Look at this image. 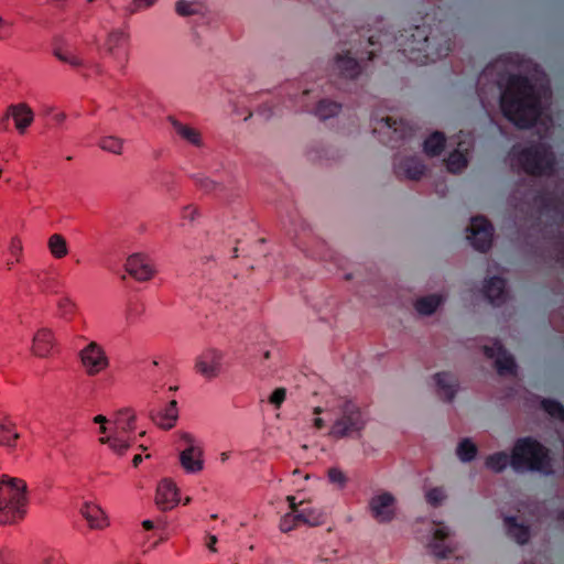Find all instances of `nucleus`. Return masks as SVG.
I'll list each match as a JSON object with an SVG mask.
<instances>
[{
    "label": "nucleus",
    "instance_id": "nucleus-1",
    "mask_svg": "<svg viewBox=\"0 0 564 564\" xmlns=\"http://www.w3.org/2000/svg\"><path fill=\"white\" fill-rule=\"evenodd\" d=\"M500 108L503 116L518 128L535 124L541 113V101L529 77L509 74L500 94Z\"/></svg>",
    "mask_w": 564,
    "mask_h": 564
},
{
    "label": "nucleus",
    "instance_id": "nucleus-2",
    "mask_svg": "<svg viewBox=\"0 0 564 564\" xmlns=\"http://www.w3.org/2000/svg\"><path fill=\"white\" fill-rule=\"evenodd\" d=\"M395 42L405 57L421 64L446 57L453 50L452 36L448 32L435 35L432 29L427 32L425 25L404 30V33L395 37Z\"/></svg>",
    "mask_w": 564,
    "mask_h": 564
},
{
    "label": "nucleus",
    "instance_id": "nucleus-3",
    "mask_svg": "<svg viewBox=\"0 0 564 564\" xmlns=\"http://www.w3.org/2000/svg\"><path fill=\"white\" fill-rule=\"evenodd\" d=\"M510 466L517 473L533 471L545 476L554 474L550 449L532 436L520 437L514 442Z\"/></svg>",
    "mask_w": 564,
    "mask_h": 564
},
{
    "label": "nucleus",
    "instance_id": "nucleus-4",
    "mask_svg": "<svg viewBox=\"0 0 564 564\" xmlns=\"http://www.w3.org/2000/svg\"><path fill=\"white\" fill-rule=\"evenodd\" d=\"M26 514V484L18 478L0 479V524H13Z\"/></svg>",
    "mask_w": 564,
    "mask_h": 564
},
{
    "label": "nucleus",
    "instance_id": "nucleus-5",
    "mask_svg": "<svg viewBox=\"0 0 564 564\" xmlns=\"http://www.w3.org/2000/svg\"><path fill=\"white\" fill-rule=\"evenodd\" d=\"M517 161L522 170L532 176L550 175L555 166V156L551 147L542 142L520 150Z\"/></svg>",
    "mask_w": 564,
    "mask_h": 564
},
{
    "label": "nucleus",
    "instance_id": "nucleus-6",
    "mask_svg": "<svg viewBox=\"0 0 564 564\" xmlns=\"http://www.w3.org/2000/svg\"><path fill=\"white\" fill-rule=\"evenodd\" d=\"M329 435L335 438H344L355 433H360L366 426V417L360 408L351 400L341 401L336 408Z\"/></svg>",
    "mask_w": 564,
    "mask_h": 564
},
{
    "label": "nucleus",
    "instance_id": "nucleus-7",
    "mask_svg": "<svg viewBox=\"0 0 564 564\" xmlns=\"http://www.w3.org/2000/svg\"><path fill=\"white\" fill-rule=\"evenodd\" d=\"M11 120L17 131L23 134L34 120L32 108L24 102L8 106L0 115V131H8Z\"/></svg>",
    "mask_w": 564,
    "mask_h": 564
},
{
    "label": "nucleus",
    "instance_id": "nucleus-8",
    "mask_svg": "<svg viewBox=\"0 0 564 564\" xmlns=\"http://www.w3.org/2000/svg\"><path fill=\"white\" fill-rule=\"evenodd\" d=\"M78 357L88 377H95L109 367V358L97 341L88 343L79 350Z\"/></svg>",
    "mask_w": 564,
    "mask_h": 564
},
{
    "label": "nucleus",
    "instance_id": "nucleus-9",
    "mask_svg": "<svg viewBox=\"0 0 564 564\" xmlns=\"http://www.w3.org/2000/svg\"><path fill=\"white\" fill-rule=\"evenodd\" d=\"M468 240L480 252H487L492 245L494 227L484 216L473 217L470 220Z\"/></svg>",
    "mask_w": 564,
    "mask_h": 564
},
{
    "label": "nucleus",
    "instance_id": "nucleus-10",
    "mask_svg": "<svg viewBox=\"0 0 564 564\" xmlns=\"http://www.w3.org/2000/svg\"><path fill=\"white\" fill-rule=\"evenodd\" d=\"M130 35L121 29L111 30L105 42V50L107 54L123 68L129 59V44Z\"/></svg>",
    "mask_w": 564,
    "mask_h": 564
},
{
    "label": "nucleus",
    "instance_id": "nucleus-11",
    "mask_svg": "<svg viewBox=\"0 0 564 564\" xmlns=\"http://www.w3.org/2000/svg\"><path fill=\"white\" fill-rule=\"evenodd\" d=\"M181 440L186 447L180 454V463L184 470L188 474H196L203 470V449L196 445L195 438L189 433H183Z\"/></svg>",
    "mask_w": 564,
    "mask_h": 564
},
{
    "label": "nucleus",
    "instance_id": "nucleus-12",
    "mask_svg": "<svg viewBox=\"0 0 564 564\" xmlns=\"http://www.w3.org/2000/svg\"><path fill=\"white\" fill-rule=\"evenodd\" d=\"M484 354L488 358H495V364L499 375H514L517 365L514 358L505 346L496 340L491 346H484Z\"/></svg>",
    "mask_w": 564,
    "mask_h": 564
},
{
    "label": "nucleus",
    "instance_id": "nucleus-13",
    "mask_svg": "<svg viewBox=\"0 0 564 564\" xmlns=\"http://www.w3.org/2000/svg\"><path fill=\"white\" fill-rule=\"evenodd\" d=\"M223 352L217 349H206L197 358L195 369L206 379H214L221 370Z\"/></svg>",
    "mask_w": 564,
    "mask_h": 564
},
{
    "label": "nucleus",
    "instance_id": "nucleus-14",
    "mask_svg": "<svg viewBox=\"0 0 564 564\" xmlns=\"http://www.w3.org/2000/svg\"><path fill=\"white\" fill-rule=\"evenodd\" d=\"M394 497L390 492H382L372 497L369 508L372 517L380 523L389 522L394 517Z\"/></svg>",
    "mask_w": 564,
    "mask_h": 564
},
{
    "label": "nucleus",
    "instance_id": "nucleus-15",
    "mask_svg": "<svg viewBox=\"0 0 564 564\" xmlns=\"http://www.w3.org/2000/svg\"><path fill=\"white\" fill-rule=\"evenodd\" d=\"M126 270L138 281H148L155 272L150 259L140 253L132 254L127 259Z\"/></svg>",
    "mask_w": 564,
    "mask_h": 564
},
{
    "label": "nucleus",
    "instance_id": "nucleus-16",
    "mask_svg": "<svg viewBox=\"0 0 564 564\" xmlns=\"http://www.w3.org/2000/svg\"><path fill=\"white\" fill-rule=\"evenodd\" d=\"M178 502V490L173 481L163 479L156 488L155 503L162 510H171Z\"/></svg>",
    "mask_w": 564,
    "mask_h": 564
},
{
    "label": "nucleus",
    "instance_id": "nucleus-17",
    "mask_svg": "<svg viewBox=\"0 0 564 564\" xmlns=\"http://www.w3.org/2000/svg\"><path fill=\"white\" fill-rule=\"evenodd\" d=\"M507 281L501 276H491L485 281L484 295L494 305L500 306L507 300Z\"/></svg>",
    "mask_w": 564,
    "mask_h": 564
},
{
    "label": "nucleus",
    "instance_id": "nucleus-18",
    "mask_svg": "<svg viewBox=\"0 0 564 564\" xmlns=\"http://www.w3.org/2000/svg\"><path fill=\"white\" fill-rule=\"evenodd\" d=\"M334 67L339 77L345 79H355L361 73L360 63L350 51L338 54Z\"/></svg>",
    "mask_w": 564,
    "mask_h": 564
},
{
    "label": "nucleus",
    "instance_id": "nucleus-19",
    "mask_svg": "<svg viewBox=\"0 0 564 564\" xmlns=\"http://www.w3.org/2000/svg\"><path fill=\"white\" fill-rule=\"evenodd\" d=\"M533 200L543 212H563L564 214V197L555 191H539L535 193Z\"/></svg>",
    "mask_w": 564,
    "mask_h": 564
},
{
    "label": "nucleus",
    "instance_id": "nucleus-20",
    "mask_svg": "<svg viewBox=\"0 0 564 564\" xmlns=\"http://www.w3.org/2000/svg\"><path fill=\"white\" fill-rule=\"evenodd\" d=\"M58 352V344L51 328H37V358H51Z\"/></svg>",
    "mask_w": 564,
    "mask_h": 564
},
{
    "label": "nucleus",
    "instance_id": "nucleus-21",
    "mask_svg": "<svg viewBox=\"0 0 564 564\" xmlns=\"http://www.w3.org/2000/svg\"><path fill=\"white\" fill-rule=\"evenodd\" d=\"M394 167L399 176L413 181L420 180L425 172V165L420 159L414 156L400 160L394 164Z\"/></svg>",
    "mask_w": 564,
    "mask_h": 564
},
{
    "label": "nucleus",
    "instance_id": "nucleus-22",
    "mask_svg": "<svg viewBox=\"0 0 564 564\" xmlns=\"http://www.w3.org/2000/svg\"><path fill=\"white\" fill-rule=\"evenodd\" d=\"M448 528L441 524L434 529L433 541L430 543L432 553L438 558H447L453 553V547L447 543Z\"/></svg>",
    "mask_w": 564,
    "mask_h": 564
},
{
    "label": "nucleus",
    "instance_id": "nucleus-23",
    "mask_svg": "<svg viewBox=\"0 0 564 564\" xmlns=\"http://www.w3.org/2000/svg\"><path fill=\"white\" fill-rule=\"evenodd\" d=\"M435 383L437 387L438 395L446 402H452L456 395L458 381L451 372H437L435 376Z\"/></svg>",
    "mask_w": 564,
    "mask_h": 564
},
{
    "label": "nucleus",
    "instance_id": "nucleus-24",
    "mask_svg": "<svg viewBox=\"0 0 564 564\" xmlns=\"http://www.w3.org/2000/svg\"><path fill=\"white\" fill-rule=\"evenodd\" d=\"M152 421L164 430L172 429L178 419L177 402L170 401L164 409L151 411Z\"/></svg>",
    "mask_w": 564,
    "mask_h": 564
},
{
    "label": "nucleus",
    "instance_id": "nucleus-25",
    "mask_svg": "<svg viewBox=\"0 0 564 564\" xmlns=\"http://www.w3.org/2000/svg\"><path fill=\"white\" fill-rule=\"evenodd\" d=\"M505 525L507 534L513 539L518 544L523 545L530 540V528L519 523L516 517H506Z\"/></svg>",
    "mask_w": 564,
    "mask_h": 564
},
{
    "label": "nucleus",
    "instance_id": "nucleus-26",
    "mask_svg": "<svg viewBox=\"0 0 564 564\" xmlns=\"http://www.w3.org/2000/svg\"><path fill=\"white\" fill-rule=\"evenodd\" d=\"M169 121L172 124L176 134L188 142L192 145L200 147L202 145V137L198 130L195 128L182 123L174 117H169Z\"/></svg>",
    "mask_w": 564,
    "mask_h": 564
},
{
    "label": "nucleus",
    "instance_id": "nucleus-27",
    "mask_svg": "<svg viewBox=\"0 0 564 564\" xmlns=\"http://www.w3.org/2000/svg\"><path fill=\"white\" fill-rule=\"evenodd\" d=\"M80 513L93 529H101L107 524L105 513L97 505L89 502L84 503Z\"/></svg>",
    "mask_w": 564,
    "mask_h": 564
},
{
    "label": "nucleus",
    "instance_id": "nucleus-28",
    "mask_svg": "<svg viewBox=\"0 0 564 564\" xmlns=\"http://www.w3.org/2000/svg\"><path fill=\"white\" fill-rule=\"evenodd\" d=\"M115 431L128 435L135 429V416L130 409L120 410L113 420Z\"/></svg>",
    "mask_w": 564,
    "mask_h": 564
},
{
    "label": "nucleus",
    "instance_id": "nucleus-29",
    "mask_svg": "<svg viewBox=\"0 0 564 564\" xmlns=\"http://www.w3.org/2000/svg\"><path fill=\"white\" fill-rule=\"evenodd\" d=\"M381 121L384 123V128L393 134L391 138L394 141L405 140L411 135V129L408 127L404 120H397L392 117L382 118Z\"/></svg>",
    "mask_w": 564,
    "mask_h": 564
},
{
    "label": "nucleus",
    "instance_id": "nucleus-30",
    "mask_svg": "<svg viewBox=\"0 0 564 564\" xmlns=\"http://www.w3.org/2000/svg\"><path fill=\"white\" fill-rule=\"evenodd\" d=\"M445 142L444 133L435 131L423 142V150L429 156H437L443 152Z\"/></svg>",
    "mask_w": 564,
    "mask_h": 564
},
{
    "label": "nucleus",
    "instance_id": "nucleus-31",
    "mask_svg": "<svg viewBox=\"0 0 564 564\" xmlns=\"http://www.w3.org/2000/svg\"><path fill=\"white\" fill-rule=\"evenodd\" d=\"M145 312V306L142 302L137 300H130L127 303L126 313H124V321L127 326H133L135 325L141 316Z\"/></svg>",
    "mask_w": 564,
    "mask_h": 564
},
{
    "label": "nucleus",
    "instance_id": "nucleus-32",
    "mask_svg": "<svg viewBox=\"0 0 564 564\" xmlns=\"http://www.w3.org/2000/svg\"><path fill=\"white\" fill-rule=\"evenodd\" d=\"M340 109H341L340 104H338L336 101H332L329 99H322L318 101V104L316 106L315 115L321 120H327V119L336 116L337 113H339Z\"/></svg>",
    "mask_w": 564,
    "mask_h": 564
},
{
    "label": "nucleus",
    "instance_id": "nucleus-33",
    "mask_svg": "<svg viewBox=\"0 0 564 564\" xmlns=\"http://www.w3.org/2000/svg\"><path fill=\"white\" fill-rule=\"evenodd\" d=\"M47 248L55 259H62L68 253L66 239L59 234H54L48 238Z\"/></svg>",
    "mask_w": 564,
    "mask_h": 564
},
{
    "label": "nucleus",
    "instance_id": "nucleus-34",
    "mask_svg": "<svg viewBox=\"0 0 564 564\" xmlns=\"http://www.w3.org/2000/svg\"><path fill=\"white\" fill-rule=\"evenodd\" d=\"M18 438L19 434L15 431V425L11 421L4 420L0 425V444L14 447Z\"/></svg>",
    "mask_w": 564,
    "mask_h": 564
},
{
    "label": "nucleus",
    "instance_id": "nucleus-35",
    "mask_svg": "<svg viewBox=\"0 0 564 564\" xmlns=\"http://www.w3.org/2000/svg\"><path fill=\"white\" fill-rule=\"evenodd\" d=\"M204 6L196 0H178L175 3V11L181 17H191L203 13Z\"/></svg>",
    "mask_w": 564,
    "mask_h": 564
},
{
    "label": "nucleus",
    "instance_id": "nucleus-36",
    "mask_svg": "<svg viewBox=\"0 0 564 564\" xmlns=\"http://www.w3.org/2000/svg\"><path fill=\"white\" fill-rule=\"evenodd\" d=\"M508 464H510V456L506 452L494 453L485 462L486 467L495 473H502Z\"/></svg>",
    "mask_w": 564,
    "mask_h": 564
},
{
    "label": "nucleus",
    "instance_id": "nucleus-37",
    "mask_svg": "<svg viewBox=\"0 0 564 564\" xmlns=\"http://www.w3.org/2000/svg\"><path fill=\"white\" fill-rule=\"evenodd\" d=\"M442 299L438 295H427L415 302V310L422 315L433 314L441 305Z\"/></svg>",
    "mask_w": 564,
    "mask_h": 564
},
{
    "label": "nucleus",
    "instance_id": "nucleus-38",
    "mask_svg": "<svg viewBox=\"0 0 564 564\" xmlns=\"http://www.w3.org/2000/svg\"><path fill=\"white\" fill-rule=\"evenodd\" d=\"M445 163L447 170L451 173H459L467 166L468 160L465 153L460 152L459 150H454L449 153L448 158L445 160Z\"/></svg>",
    "mask_w": 564,
    "mask_h": 564
},
{
    "label": "nucleus",
    "instance_id": "nucleus-39",
    "mask_svg": "<svg viewBox=\"0 0 564 564\" xmlns=\"http://www.w3.org/2000/svg\"><path fill=\"white\" fill-rule=\"evenodd\" d=\"M541 408L551 417L564 421V405L557 400L544 398L541 401Z\"/></svg>",
    "mask_w": 564,
    "mask_h": 564
},
{
    "label": "nucleus",
    "instance_id": "nucleus-40",
    "mask_svg": "<svg viewBox=\"0 0 564 564\" xmlns=\"http://www.w3.org/2000/svg\"><path fill=\"white\" fill-rule=\"evenodd\" d=\"M477 455V446L469 440L464 438L457 446V456L464 463L471 462Z\"/></svg>",
    "mask_w": 564,
    "mask_h": 564
},
{
    "label": "nucleus",
    "instance_id": "nucleus-41",
    "mask_svg": "<svg viewBox=\"0 0 564 564\" xmlns=\"http://www.w3.org/2000/svg\"><path fill=\"white\" fill-rule=\"evenodd\" d=\"M296 518L300 524H307L310 527H316L321 523V513L317 511L310 509L308 507H303L296 512Z\"/></svg>",
    "mask_w": 564,
    "mask_h": 564
},
{
    "label": "nucleus",
    "instance_id": "nucleus-42",
    "mask_svg": "<svg viewBox=\"0 0 564 564\" xmlns=\"http://www.w3.org/2000/svg\"><path fill=\"white\" fill-rule=\"evenodd\" d=\"M131 445L129 437L124 434L113 431L109 447L118 454H123Z\"/></svg>",
    "mask_w": 564,
    "mask_h": 564
},
{
    "label": "nucleus",
    "instance_id": "nucleus-43",
    "mask_svg": "<svg viewBox=\"0 0 564 564\" xmlns=\"http://www.w3.org/2000/svg\"><path fill=\"white\" fill-rule=\"evenodd\" d=\"M122 143L123 141L121 139L113 135H109L100 139L99 147L104 151H108L113 154H120L122 150Z\"/></svg>",
    "mask_w": 564,
    "mask_h": 564
},
{
    "label": "nucleus",
    "instance_id": "nucleus-44",
    "mask_svg": "<svg viewBox=\"0 0 564 564\" xmlns=\"http://www.w3.org/2000/svg\"><path fill=\"white\" fill-rule=\"evenodd\" d=\"M327 476L329 482L337 486L339 489L345 488L348 482V477L338 467H330L327 471Z\"/></svg>",
    "mask_w": 564,
    "mask_h": 564
},
{
    "label": "nucleus",
    "instance_id": "nucleus-45",
    "mask_svg": "<svg viewBox=\"0 0 564 564\" xmlns=\"http://www.w3.org/2000/svg\"><path fill=\"white\" fill-rule=\"evenodd\" d=\"M54 55L63 63H67L73 67H79L83 65L82 59L73 54L69 50L55 48Z\"/></svg>",
    "mask_w": 564,
    "mask_h": 564
},
{
    "label": "nucleus",
    "instance_id": "nucleus-46",
    "mask_svg": "<svg viewBox=\"0 0 564 564\" xmlns=\"http://www.w3.org/2000/svg\"><path fill=\"white\" fill-rule=\"evenodd\" d=\"M426 501L433 506V507H437L440 506L443 500L446 498V495H445V490L444 488L442 487H435V488H432L430 489L426 495Z\"/></svg>",
    "mask_w": 564,
    "mask_h": 564
},
{
    "label": "nucleus",
    "instance_id": "nucleus-47",
    "mask_svg": "<svg viewBox=\"0 0 564 564\" xmlns=\"http://www.w3.org/2000/svg\"><path fill=\"white\" fill-rule=\"evenodd\" d=\"M195 182L196 185L206 193H210L221 188V185L219 183L212 181L203 175L195 176Z\"/></svg>",
    "mask_w": 564,
    "mask_h": 564
},
{
    "label": "nucleus",
    "instance_id": "nucleus-48",
    "mask_svg": "<svg viewBox=\"0 0 564 564\" xmlns=\"http://www.w3.org/2000/svg\"><path fill=\"white\" fill-rule=\"evenodd\" d=\"M57 307L62 316H72L75 312V303L67 296L62 297L57 302Z\"/></svg>",
    "mask_w": 564,
    "mask_h": 564
},
{
    "label": "nucleus",
    "instance_id": "nucleus-49",
    "mask_svg": "<svg viewBox=\"0 0 564 564\" xmlns=\"http://www.w3.org/2000/svg\"><path fill=\"white\" fill-rule=\"evenodd\" d=\"M300 524L296 513H286L280 521V530L282 532H290Z\"/></svg>",
    "mask_w": 564,
    "mask_h": 564
},
{
    "label": "nucleus",
    "instance_id": "nucleus-50",
    "mask_svg": "<svg viewBox=\"0 0 564 564\" xmlns=\"http://www.w3.org/2000/svg\"><path fill=\"white\" fill-rule=\"evenodd\" d=\"M286 397V391L284 388H276L270 395V403L273 404L276 408H280L281 404L284 402Z\"/></svg>",
    "mask_w": 564,
    "mask_h": 564
},
{
    "label": "nucleus",
    "instance_id": "nucleus-51",
    "mask_svg": "<svg viewBox=\"0 0 564 564\" xmlns=\"http://www.w3.org/2000/svg\"><path fill=\"white\" fill-rule=\"evenodd\" d=\"M12 34V23L0 15V40L8 39Z\"/></svg>",
    "mask_w": 564,
    "mask_h": 564
},
{
    "label": "nucleus",
    "instance_id": "nucleus-52",
    "mask_svg": "<svg viewBox=\"0 0 564 564\" xmlns=\"http://www.w3.org/2000/svg\"><path fill=\"white\" fill-rule=\"evenodd\" d=\"M156 0H133L132 8L130 9V13H135L141 9H148L152 7Z\"/></svg>",
    "mask_w": 564,
    "mask_h": 564
},
{
    "label": "nucleus",
    "instance_id": "nucleus-53",
    "mask_svg": "<svg viewBox=\"0 0 564 564\" xmlns=\"http://www.w3.org/2000/svg\"><path fill=\"white\" fill-rule=\"evenodd\" d=\"M21 251H22L21 240L18 238H13L10 243V252H11L12 257H14L15 262L19 261V256H20Z\"/></svg>",
    "mask_w": 564,
    "mask_h": 564
},
{
    "label": "nucleus",
    "instance_id": "nucleus-54",
    "mask_svg": "<svg viewBox=\"0 0 564 564\" xmlns=\"http://www.w3.org/2000/svg\"><path fill=\"white\" fill-rule=\"evenodd\" d=\"M59 282L56 279H47L43 282V292L57 293Z\"/></svg>",
    "mask_w": 564,
    "mask_h": 564
},
{
    "label": "nucleus",
    "instance_id": "nucleus-55",
    "mask_svg": "<svg viewBox=\"0 0 564 564\" xmlns=\"http://www.w3.org/2000/svg\"><path fill=\"white\" fill-rule=\"evenodd\" d=\"M41 564H58L59 557L57 553L43 552L41 555Z\"/></svg>",
    "mask_w": 564,
    "mask_h": 564
},
{
    "label": "nucleus",
    "instance_id": "nucleus-56",
    "mask_svg": "<svg viewBox=\"0 0 564 564\" xmlns=\"http://www.w3.org/2000/svg\"><path fill=\"white\" fill-rule=\"evenodd\" d=\"M197 214V209L193 206H186L182 212V217L184 219H188L193 221L195 219V215Z\"/></svg>",
    "mask_w": 564,
    "mask_h": 564
},
{
    "label": "nucleus",
    "instance_id": "nucleus-57",
    "mask_svg": "<svg viewBox=\"0 0 564 564\" xmlns=\"http://www.w3.org/2000/svg\"><path fill=\"white\" fill-rule=\"evenodd\" d=\"M217 536L216 535H213V534H207L206 536V546L208 547V550H210L212 552H216V543H217Z\"/></svg>",
    "mask_w": 564,
    "mask_h": 564
},
{
    "label": "nucleus",
    "instance_id": "nucleus-58",
    "mask_svg": "<svg viewBox=\"0 0 564 564\" xmlns=\"http://www.w3.org/2000/svg\"><path fill=\"white\" fill-rule=\"evenodd\" d=\"M288 502H289V506H290V509H291V512L292 513H296L300 509L295 502V497L293 496H288Z\"/></svg>",
    "mask_w": 564,
    "mask_h": 564
},
{
    "label": "nucleus",
    "instance_id": "nucleus-59",
    "mask_svg": "<svg viewBox=\"0 0 564 564\" xmlns=\"http://www.w3.org/2000/svg\"><path fill=\"white\" fill-rule=\"evenodd\" d=\"M94 422L96 424L104 425V424H106L108 422V420H107V417L105 415L99 414V415H96L94 417Z\"/></svg>",
    "mask_w": 564,
    "mask_h": 564
},
{
    "label": "nucleus",
    "instance_id": "nucleus-60",
    "mask_svg": "<svg viewBox=\"0 0 564 564\" xmlns=\"http://www.w3.org/2000/svg\"><path fill=\"white\" fill-rule=\"evenodd\" d=\"M65 119V113L63 112H56L54 116H53V120L56 122V123H61L63 122Z\"/></svg>",
    "mask_w": 564,
    "mask_h": 564
},
{
    "label": "nucleus",
    "instance_id": "nucleus-61",
    "mask_svg": "<svg viewBox=\"0 0 564 564\" xmlns=\"http://www.w3.org/2000/svg\"><path fill=\"white\" fill-rule=\"evenodd\" d=\"M314 426L317 429V430H322L324 426H325V422L323 419L321 417H316L314 420Z\"/></svg>",
    "mask_w": 564,
    "mask_h": 564
},
{
    "label": "nucleus",
    "instance_id": "nucleus-62",
    "mask_svg": "<svg viewBox=\"0 0 564 564\" xmlns=\"http://www.w3.org/2000/svg\"><path fill=\"white\" fill-rule=\"evenodd\" d=\"M142 527L145 529V530H152L154 528V523L152 520H144L142 522Z\"/></svg>",
    "mask_w": 564,
    "mask_h": 564
},
{
    "label": "nucleus",
    "instance_id": "nucleus-63",
    "mask_svg": "<svg viewBox=\"0 0 564 564\" xmlns=\"http://www.w3.org/2000/svg\"><path fill=\"white\" fill-rule=\"evenodd\" d=\"M141 462H142V456L140 454L134 455V457L132 459L133 466L137 467Z\"/></svg>",
    "mask_w": 564,
    "mask_h": 564
},
{
    "label": "nucleus",
    "instance_id": "nucleus-64",
    "mask_svg": "<svg viewBox=\"0 0 564 564\" xmlns=\"http://www.w3.org/2000/svg\"><path fill=\"white\" fill-rule=\"evenodd\" d=\"M377 43H379L377 36H375V35L369 36V39H368L369 46H375Z\"/></svg>",
    "mask_w": 564,
    "mask_h": 564
}]
</instances>
